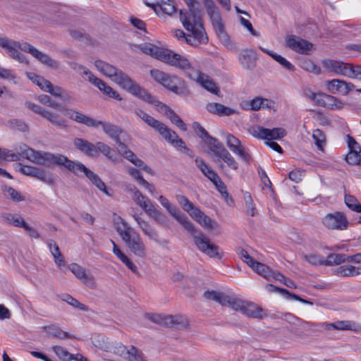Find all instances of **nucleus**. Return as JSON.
Returning a JSON list of instances; mask_svg holds the SVG:
<instances>
[{"label":"nucleus","mask_w":361,"mask_h":361,"mask_svg":"<svg viewBox=\"0 0 361 361\" xmlns=\"http://www.w3.org/2000/svg\"><path fill=\"white\" fill-rule=\"evenodd\" d=\"M3 191L5 196L13 202H21L25 200L24 196H23L18 191L16 190L11 186L5 185L3 188Z\"/></svg>","instance_id":"8fccbe9b"},{"label":"nucleus","mask_w":361,"mask_h":361,"mask_svg":"<svg viewBox=\"0 0 361 361\" xmlns=\"http://www.w3.org/2000/svg\"><path fill=\"white\" fill-rule=\"evenodd\" d=\"M159 6L161 11L167 15H171L176 11L173 0H161Z\"/></svg>","instance_id":"680f3d73"},{"label":"nucleus","mask_w":361,"mask_h":361,"mask_svg":"<svg viewBox=\"0 0 361 361\" xmlns=\"http://www.w3.org/2000/svg\"><path fill=\"white\" fill-rule=\"evenodd\" d=\"M43 118L48 120L50 123L58 128H66L67 126L66 121L60 116L47 110Z\"/></svg>","instance_id":"37998d69"},{"label":"nucleus","mask_w":361,"mask_h":361,"mask_svg":"<svg viewBox=\"0 0 361 361\" xmlns=\"http://www.w3.org/2000/svg\"><path fill=\"white\" fill-rule=\"evenodd\" d=\"M48 329V334L54 338H58L60 339H64L67 338H70V335L68 333L62 331L60 328H59L57 326L52 325L47 327Z\"/></svg>","instance_id":"4d7b16f0"},{"label":"nucleus","mask_w":361,"mask_h":361,"mask_svg":"<svg viewBox=\"0 0 361 361\" xmlns=\"http://www.w3.org/2000/svg\"><path fill=\"white\" fill-rule=\"evenodd\" d=\"M20 149V154L23 158L37 164L44 166H63L78 176L80 175V173H83L99 190L107 193L105 183L96 173L87 169L82 163L71 161L67 157L62 154H53L49 152L35 151L25 145H23Z\"/></svg>","instance_id":"f03ea898"},{"label":"nucleus","mask_w":361,"mask_h":361,"mask_svg":"<svg viewBox=\"0 0 361 361\" xmlns=\"http://www.w3.org/2000/svg\"><path fill=\"white\" fill-rule=\"evenodd\" d=\"M148 318L154 323L164 326H176L183 327L188 324L186 319L180 315L173 316L154 314L149 315Z\"/></svg>","instance_id":"4468645a"},{"label":"nucleus","mask_w":361,"mask_h":361,"mask_svg":"<svg viewBox=\"0 0 361 361\" xmlns=\"http://www.w3.org/2000/svg\"><path fill=\"white\" fill-rule=\"evenodd\" d=\"M94 65L97 69L106 77L109 78L112 81L134 96L154 105L157 111L164 114L172 123L183 131L187 130L185 123L172 109L157 100L154 96L149 93L145 89L141 87L121 70L102 60H97Z\"/></svg>","instance_id":"f257e3e1"},{"label":"nucleus","mask_w":361,"mask_h":361,"mask_svg":"<svg viewBox=\"0 0 361 361\" xmlns=\"http://www.w3.org/2000/svg\"><path fill=\"white\" fill-rule=\"evenodd\" d=\"M325 261L326 266L338 265L345 262V255L343 254H330Z\"/></svg>","instance_id":"5fc2aeb1"},{"label":"nucleus","mask_w":361,"mask_h":361,"mask_svg":"<svg viewBox=\"0 0 361 361\" xmlns=\"http://www.w3.org/2000/svg\"><path fill=\"white\" fill-rule=\"evenodd\" d=\"M300 67L302 69L314 74H319L321 71L320 68L309 59L301 61Z\"/></svg>","instance_id":"e2e57ef3"},{"label":"nucleus","mask_w":361,"mask_h":361,"mask_svg":"<svg viewBox=\"0 0 361 361\" xmlns=\"http://www.w3.org/2000/svg\"><path fill=\"white\" fill-rule=\"evenodd\" d=\"M19 154H15L11 150L1 148L0 159L7 161H14L19 160Z\"/></svg>","instance_id":"69168bd1"},{"label":"nucleus","mask_w":361,"mask_h":361,"mask_svg":"<svg viewBox=\"0 0 361 361\" xmlns=\"http://www.w3.org/2000/svg\"><path fill=\"white\" fill-rule=\"evenodd\" d=\"M115 228L128 249L135 255L144 257L146 247L140 235L121 217L114 219Z\"/></svg>","instance_id":"20e7f679"},{"label":"nucleus","mask_w":361,"mask_h":361,"mask_svg":"<svg viewBox=\"0 0 361 361\" xmlns=\"http://www.w3.org/2000/svg\"><path fill=\"white\" fill-rule=\"evenodd\" d=\"M52 350L57 357L62 361H88L82 355L77 354L76 355H74L60 345H54L52 347Z\"/></svg>","instance_id":"cd10ccee"},{"label":"nucleus","mask_w":361,"mask_h":361,"mask_svg":"<svg viewBox=\"0 0 361 361\" xmlns=\"http://www.w3.org/2000/svg\"><path fill=\"white\" fill-rule=\"evenodd\" d=\"M140 48L143 53L150 55L169 65L182 70H186L190 68V63L185 57L176 54L171 50L158 47L151 43L140 44Z\"/></svg>","instance_id":"39448f33"},{"label":"nucleus","mask_w":361,"mask_h":361,"mask_svg":"<svg viewBox=\"0 0 361 361\" xmlns=\"http://www.w3.org/2000/svg\"><path fill=\"white\" fill-rule=\"evenodd\" d=\"M190 216L205 229L213 230L216 226V221L207 216L198 207L190 212Z\"/></svg>","instance_id":"a878e982"},{"label":"nucleus","mask_w":361,"mask_h":361,"mask_svg":"<svg viewBox=\"0 0 361 361\" xmlns=\"http://www.w3.org/2000/svg\"><path fill=\"white\" fill-rule=\"evenodd\" d=\"M69 269L75 276L80 280L85 285L92 289L96 288L94 276L88 270L76 263L71 264L69 266Z\"/></svg>","instance_id":"2eb2a0df"},{"label":"nucleus","mask_w":361,"mask_h":361,"mask_svg":"<svg viewBox=\"0 0 361 361\" xmlns=\"http://www.w3.org/2000/svg\"><path fill=\"white\" fill-rule=\"evenodd\" d=\"M312 138L317 148L319 150H323L324 145L326 142V136L324 133L321 130L316 129L313 131Z\"/></svg>","instance_id":"603ef678"},{"label":"nucleus","mask_w":361,"mask_h":361,"mask_svg":"<svg viewBox=\"0 0 361 361\" xmlns=\"http://www.w3.org/2000/svg\"><path fill=\"white\" fill-rule=\"evenodd\" d=\"M326 87L333 94L341 92L342 94L346 95L355 88V85L344 80L333 79L326 82Z\"/></svg>","instance_id":"412c9836"},{"label":"nucleus","mask_w":361,"mask_h":361,"mask_svg":"<svg viewBox=\"0 0 361 361\" xmlns=\"http://www.w3.org/2000/svg\"><path fill=\"white\" fill-rule=\"evenodd\" d=\"M25 45H30L27 42L20 44L19 42L10 40L6 37H0V47L6 50L10 56L21 63H27L25 57L18 49L23 51Z\"/></svg>","instance_id":"9b49d317"},{"label":"nucleus","mask_w":361,"mask_h":361,"mask_svg":"<svg viewBox=\"0 0 361 361\" xmlns=\"http://www.w3.org/2000/svg\"><path fill=\"white\" fill-rule=\"evenodd\" d=\"M97 157L99 152L102 153L105 157L112 162H117L118 161V156L116 155L115 152L106 144L103 142H97Z\"/></svg>","instance_id":"f704fd0d"},{"label":"nucleus","mask_w":361,"mask_h":361,"mask_svg":"<svg viewBox=\"0 0 361 361\" xmlns=\"http://www.w3.org/2000/svg\"><path fill=\"white\" fill-rule=\"evenodd\" d=\"M318 105L331 110H341L344 107L345 103L334 96L322 93L319 97Z\"/></svg>","instance_id":"5701e85b"},{"label":"nucleus","mask_w":361,"mask_h":361,"mask_svg":"<svg viewBox=\"0 0 361 361\" xmlns=\"http://www.w3.org/2000/svg\"><path fill=\"white\" fill-rule=\"evenodd\" d=\"M215 30L223 33L224 25L219 8L213 0H202Z\"/></svg>","instance_id":"ddd939ff"},{"label":"nucleus","mask_w":361,"mask_h":361,"mask_svg":"<svg viewBox=\"0 0 361 361\" xmlns=\"http://www.w3.org/2000/svg\"><path fill=\"white\" fill-rule=\"evenodd\" d=\"M347 77L361 80V66L350 64L349 73Z\"/></svg>","instance_id":"774afa93"},{"label":"nucleus","mask_w":361,"mask_h":361,"mask_svg":"<svg viewBox=\"0 0 361 361\" xmlns=\"http://www.w3.org/2000/svg\"><path fill=\"white\" fill-rule=\"evenodd\" d=\"M226 145L243 161L247 164L251 161V155L246 151L245 148L241 145V142L237 137L231 134H228L226 135Z\"/></svg>","instance_id":"dca6fc26"},{"label":"nucleus","mask_w":361,"mask_h":361,"mask_svg":"<svg viewBox=\"0 0 361 361\" xmlns=\"http://www.w3.org/2000/svg\"><path fill=\"white\" fill-rule=\"evenodd\" d=\"M335 273L336 275L343 277L355 276L361 274V268L353 265H343L338 267Z\"/></svg>","instance_id":"4c0bfd02"},{"label":"nucleus","mask_w":361,"mask_h":361,"mask_svg":"<svg viewBox=\"0 0 361 361\" xmlns=\"http://www.w3.org/2000/svg\"><path fill=\"white\" fill-rule=\"evenodd\" d=\"M133 219L137 223L139 227L142 229L145 235H146L150 239L157 241L158 233L157 231L153 228L146 221L137 215H133Z\"/></svg>","instance_id":"7c9ffc66"},{"label":"nucleus","mask_w":361,"mask_h":361,"mask_svg":"<svg viewBox=\"0 0 361 361\" xmlns=\"http://www.w3.org/2000/svg\"><path fill=\"white\" fill-rule=\"evenodd\" d=\"M239 257L245 262L249 267L255 264V259L248 255L247 252L243 247H238L235 250Z\"/></svg>","instance_id":"0e129e2a"},{"label":"nucleus","mask_w":361,"mask_h":361,"mask_svg":"<svg viewBox=\"0 0 361 361\" xmlns=\"http://www.w3.org/2000/svg\"><path fill=\"white\" fill-rule=\"evenodd\" d=\"M238 60L244 68L251 70L255 66L257 54L252 49H243L238 56Z\"/></svg>","instance_id":"bb28decb"},{"label":"nucleus","mask_w":361,"mask_h":361,"mask_svg":"<svg viewBox=\"0 0 361 361\" xmlns=\"http://www.w3.org/2000/svg\"><path fill=\"white\" fill-rule=\"evenodd\" d=\"M102 126L104 133L114 139L115 142L120 139L119 135L122 130L118 126L110 123H104L102 121H97V126Z\"/></svg>","instance_id":"c9c22d12"},{"label":"nucleus","mask_w":361,"mask_h":361,"mask_svg":"<svg viewBox=\"0 0 361 361\" xmlns=\"http://www.w3.org/2000/svg\"><path fill=\"white\" fill-rule=\"evenodd\" d=\"M259 49L262 50L264 53L268 54L274 60H275L276 62H278L283 68H285L287 71L293 72L295 70V66L289 62L288 60H286L284 57L282 56L269 50L267 49H265L262 47H259Z\"/></svg>","instance_id":"473e14b6"},{"label":"nucleus","mask_w":361,"mask_h":361,"mask_svg":"<svg viewBox=\"0 0 361 361\" xmlns=\"http://www.w3.org/2000/svg\"><path fill=\"white\" fill-rule=\"evenodd\" d=\"M304 258L312 265H325L326 261L324 257L317 254H310L304 256Z\"/></svg>","instance_id":"338daca9"},{"label":"nucleus","mask_w":361,"mask_h":361,"mask_svg":"<svg viewBox=\"0 0 361 361\" xmlns=\"http://www.w3.org/2000/svg\"><path fill=\"white\" fill-rule=\"evenodd\" d=\"M73 145L78 150L86 156L92 158L97 157V142L93 144L82 138H75Z\"/></svg>","instance_id":"b1692460"},{"label":"nucleus","mask_w":361,"mask_h":361,"mask_svg":"<svg viewBox=\"0 0 361 361\" xmlns=\"http://www.w3.org/2000/svg\"><path fill=\"white\" fill-rule=\"evenodd\" d=\"M185 71H187V75L190 79L197 81L208 92L216 95L219 94V87L208 75L203 73L200 71H195L191 66L189 69H186Z\"/></svg>","instance_id":"9d476101"},{"label":"nucleus","mask_w":361,"mask_h":361,"mask_svg":"<svg viewBox=\"0 0 361 361\" xmlns=\"http://www.w3.org/2000/svg\"><path fill=\"white\" fill-rule=\"evenodd\" d=\"M116 143L118 145V152L120 154L129 160L136 166H142L143 165V161L137 158V156L130 150L127 145L122 142L120 139L116 141Z\"/></svg>","instance_id":"c85d7f7f"},{"label":"nucleus","mask_w":361,"mask_h":361,"mask_svg":"<svg viewBox=\"0 0 361 361\" xmlns=\"http://www.w3.org/2000/svg\"><path fill=\"white\" fill-rule=\"evenodd\" d=\"M125 357L128 361H147L143 353L134 346H131L130 349L126 350Z\"/></svg>","instance_id":"de8ad7c7"},{"label":"nucleus","mask_w":361,"mask_h":361,"mask_svg":"<svg viewBox=\"0 0 361 361\" xmlns=\"http://www.w3.org/2000/svg\"><path fill=\"white\" fill-rule=\"evenodd\" d=\"M361 150H349L345 157L346 161L352 165L360 164L361 162Z\"/></svg>","instance_id":"bf43d9fd"},{"label":"nucleus","mask_w":361,"mask_h":361,"mask_svg":"<svg viewBox=\"0 0 361 361\" xmlns=\"http://www.w3.org/2000/svg\"><path fill=\"white\" fill-rule=\"evenodd\" d=\"M7 125L13 130H18L21 132H26L28 130L27 125L22 120L11 119L8 121Z\"/></svg>","instance_id":"6e6d98bb"},{"label":"nucleus","mask_w":361,"mask_h":361,"mask_svg":"<svg viewBox=\"0 0 361 361\" xmlns=\"http://www.w3.org/2000/svg\"><path fill=\"white\" fill-rule=\"evenodd\" d=\"M195 164L197 167L207 178L210 176V172H214V171L211 168V166H209L202 158L197 157L195 159Z\"/></svg>","instance_id":"052dcab7"},{"label":"nucleus","mask_w":361,"mask_h":361,"mask_svg":"<svg viewBox=\"0 0 361 361\" xmlns=\"http://www.w3.org/2000/svg\"><path fill=\"white\" fill-rule=\"evenodd\" d=\"M61 300L68 305H71L74 308L78 309L82 311H88L89 308L87 305L83 303H81L75 298H73L71 295L65 294L61 296Z\"/></svg>","instance_id":"09e8293b"},{"label":"nucleus","mask_w":361,"mask_h":361,"mask_svg":"<svg viewBox=\"0 0 361 361\" xmlns=\"http://www.w3.org/2000/svg\"><path fill=\"white\" fill-rule=\"evenodd\" d=\"M159 200L161 204L166 209L168 212L178 221L185 230L193 235L195 244L201 252L208 255L209 257L218 259L222 257V254L219 252V247L212 243L200 231H198L199 235H195L197 232L195 226L185 214H181L178 209L173 206L163 195L159 196Z\"/></svg>","instance_id":"7ed1b4c3"},{"label":"nucleus","mask_w":361,"mask_h":361,"mask_svg":"<svg viewBox=\"0 0 361 361\" xmlns=\"http://www.w3.org/2000/svg\"><path fill=\"white\" fill-rule=\"evenodd\" d=\"M206 109L211 114L219 116H229L233 114H238L239 111L235 109H232L224 106L220 103L212 102L206 106Z\"/></svg>","instance_id":"393cba45"},{"label":"nucleus","mask_w":361,"mask_h":361,"mask_svg":"<svg viewBox=\"0 0 361 361\" xmlns=\"http://www.w3.org/2000/svg\"><path fill=\"white\" fill-rule=\"evenodd\" d=\"M217 157L221 158L231 169L238 170V163L226 148H221Z\"/></svg>","instance_id":"ea45409f"},{"label":"nucleus","mask_w":361,"mask_h":361,"mask_svg":"<svg viewBox=\"0 0 361 361\" xmlns=\"http://www.w3.org/2000/svg\"><path fill=\"white\" fill-rule=\"evenodd\" d=\"M23 51H26V52L30 54L33 57L37 59L42 63L46 65L49 67L56 68V69L59 68V63L58 61L52 59L47 54L37 49L35 47L32 46L30 44V45L25 46V47L23 48Z\"/></svg>","instance_id":"6ab92c4d"},{"label":"nucleus","mask_w":361,"mask_h":361,"mask_svg":"<svg viewBox=\"0 0 361 361\" xmlns=\"http://www.w3.org/2000/svg\"><path fill=\"white\" fill-rule=\"evenodd\" d=\"M350 63H343L342 61L326 59L322 61V66L328 71L334 72L344 76H348Z\"/></svg>","instance_id":"4be33fe9"},{"label":"nucleus","mask_w":361,"mask_h":361,"mask_svg":"<svg viewBox=\"0 0 361 361\" xmlns=\"http://www.w3.org/2000/svg\"><path fill=\"white\" fill-rule=\"evenodd\" d=\"M322 223L327 229L344 231L348 228L349 221L345 215L341 212L329 213L322 219Z\"/></svg>","instance_id":"1a4fd4ad"},{"label":"nucleus","mask_w":361,"mask_h":361,"mask_svg":"<svg viewBox=\"0 0 361 361\" xmlns=\"http://www.w3.org/2000/svg\"><path fill=\"white\" fill-rule=\"evenodd\" d=\"M133 219L137 223L139 227L142 229L145 235H146L150 239L157 241L158 233L157 231L153 228L146 221L137 215H133Z\"/></svg>","instance_id":"2f4dec72"},{"label":"nucleus","mask_w":361,"mask_h":361,"mask_svg":"<svg viewBox=\"0 0 361 361\" xmlns=\"http://www.w3.org/2000/svg\"><path fill=\"white\" fill-rule=\"evenodd\" d=\"M243 200L245 204V213L251 216H255L257 214V210L252 196L248 192H243Z\"/></svg>","instance_id":"c03bdc74"},{"label":"nucleus","mask_w":361,"mask_h":361,"mask_svg":"<svg viewBox=\"0 0 361 361\" xmlns=\"http://www.w3.org/2000/svg\"><path fill=\"white\" fill-rule=\"evenodd\" d=\"M204 296L205 298H207L208 300L216 301L222 305H224V303L226 302V300L227 298V295H226L221 293L214 291V290L205 291L204 293Z\"/></svg>","instance_id":"3c124183"},{"label":"nucleus","mask_w":361,"mask_h":361,"mask_svg":"<svg viewBox=\"0 0 361 361\" xmlns=\"http://www.w3.org/2000/svg\"><path fill=\"white\" fill-rule=\"evenodd\" d=\"M242 314L248 317L256 319H262L266 316L262 308L252 302L247 301L245 302Z\"/></svg>","instance_id":"c756f323"},{"label":"nucleus","mask_w":361,"mask_h":361,"mask_svg":"<svg viewBox=\"0 0 361 361\" xmlns=\"http://www.w3.org/2000/svg\"><path fill=\"white\" fill-rule=\"evenodd\" d=\"M203 141L216 156L219 154V152L221 150V148H225L217 139L209 135L206 137Z\"/></svg>","instance_id":"a18cd8bd"},{"label":"nucleus","mask_w":361,"mask_h":361,"mask_svg":"<svg viewBox=\"0 0 361 361\" xmlns=\"http://www.w3.org/2000/svg\"><path fill=\"white\" fill-rule=\"evenodd\" d=\"M20 171L24 175L37 178L49 185L54 182V177L51 173H46L43 169L35 166H24L20 168Z\"/></svg>","instance_id":"a211bd4d"},{"label":"nucleus","mask_w":361,"mask_h":361,"mask_svg":"<svg viewBox=\"0 0 361 361\" xmlns=\"http://www.w3.org/2000/svg\"><path fill=\"white\" fill-rule=\"evenodd\" d=\"M150 75L156 82L178 95L185 97L190 94L185 81L176 75H171L158 69L151 70Z\"/></svg>","instance_id":"0eeeda50"},{"label":"nucleus","mask_w":361,"mask_h":361,"mask_svg":"<svg viewBox=\"0 0 361 361\" xmlns=\"http://www.w3.org/2000/svg\"><path fill=\"white\" fill-rule=\"evenodd\" d=\"M255 264L250 266L256 273L267 279H276V274L278 273L269 269L266 264L255 260Z\"/></svg>","instance_id":"72a5a7b5"},{"label":"nucleus","mask_w":361,"mask_h":361,"mask_svg":"<svg viewBox=\"0 0 361 361\" xmlns=\"http://www.w3.org/2000/svg\"><path fill=\"white\" fill-rule=\"evenodd\" d=\"M180 20L184 28L190 32L194 38H188V41L196 44H205L207 42V37L204 28L201 23V11L183 12L180 11Z\"/></svg>","instance_id":"423d86ee"},{"label":"nucleus","mask_w":361,"mask_h":361,"mask_svg":"<svg viewBox=\"0 0 361 361\" xmlns=\"http://www.w3.org/2000/svg\"><path fill=\"white\" fill-rule=\"evenodd\" d=\"M334 329L357 332L361 331V325L353 321L341 320L334 322Z\"/></svg>","instance_id":"e433bc0d"},{"label":"nucleus","mask_w":361,"mask_h":361,"mask_svg":"<svg viewBox=\"0 0 361 361\" xmlns=\"http://www.w3.org/2000/svg\"><path fill=\"white\" fill-rule=\"evenodd\" d=\"M250 133L255 137L268 140L281 139L286 135V130L282 128L269 129L259 126L251 128Z\"/></svg>","instance_id":"f8f14e48"},{"label":"nucleus","mask_w":361,"mask_h":361,"mask_svg":"<svg viewBox=\"0 0 361 361\" xmlns=\"http://www.w3.org/2000/svg\"><path fill=\"white\" fill-rule=\"evenodd\" d=\"M146 213L157 223L164 226L168 225V219L166 216L161 212L157 210L153 204L150 206Z\"/></svg>","instance_id":"a19ab883"},{"label":"nucleus","mask_w":361,"mask_h":361,"mask_svg":"<svg viewBox=\"0 0 361 361\" xmlns=\"http://www.w3.org/2000/svg\"><path fill=\"white\" fill-rule=\"evenodd\" d=\"M286 42L288 48L300 54H307L313 48L311 42L295 35L288 36Z\"/></svg>","instance_id":"f3484780"},{"label":"nucleus","mask_w":361,"mask_h":361,"mask_svg":"<svg viewBox=\"0 0 361 361\" xmlns=\"http://www.w3.org/2000/svg\"><path fill=\"white\" fill-rule=\"evenodd\" d=\"M345 203L346 206L353 211L361 212V206L358 204L357 198L351 195H345Z\"/></svg>","instance_id":"13d9d810"},{"label":"nucleus","mask_w":361,"mask_h":361,"mask_svg":"<svg viewBox=\"0 0 361 361\" xmlns=\"http://www.w3.org/2000/svg\"><path fill=\"white\" fill-rule=\"evenodd\" d=\"M128 172L134 179H135L138 182V183L140 185L146 188L151 194L154 193V192L155 191L154 186L152 184L148 183L147 180H145L143 178V177L140 175V173L137 169L133 167H130L128 169Z\"/></svg>","instance_id":"58836bf2"},{"label":"nucleus","mask_w":361,"mask_h":361,"mask_svg":"<svg viewBox=\"0 0 361 361\" xmlns=\"http://www.w3.org/2000/svg\"><path fill=\"white\" fill-rule=\"evenodd\" d=\"M61 112L77 123H82L88 127H97V121L73 109H64L61 110Z\"/></svg>","instance_id":"aec40b11"},{"label":"nucleus","mask_w":361,"mask_h":361,"mask_svg":"<svg viewBox=\"0 0 361 361\" xmlns=\"http://www.w3.org/2000/svg\"><path fill=\"white\" fill-rule=\"evenodd\" d=\"M226 300L227 301H226L224 306L228 305V307H231L233 310L243 313V308L246 301L235 298H231L229 296H227Z\"/></svg>","instance_id":"49530a36"},{"label":"nucleus","mask_w":361,"mask_h":361,"mask_svg":"<svg viewBox=\"0 0 361 361\" xmlns=\"http://www.w3.org/2000/svg\"><path fill=\"white\" fill-rule=\"evenodd\" d=\"M147 124L157 130L160 135L169 142L179 150L183 149L184 152L190 157H192L191 150L188 148L183 140L178 137L175 131L169 128L164 123L150 116Z\"/></svg>","instance_id":"6e6552de"},{"label":"nucleus","mask_w":361,"mask_h":361,"mask_svg":"<svg viewBox=\"0 0 361 361\" xmlns=\"http://www.w3.org/2000/svg\"><path fill=\"white\" fill-rule=\"evenodd\" d=\"M176 199L178 203L182 206L183 210L187 212L189 215H190V212H193L194 209L197 208V207L184 195H177Z\"/></svg>","instance_id":"864d4df0"},{"label":"nucleus","mask_w":361,"mask_h":361,"mask_svg":"<svg viewBox=\"0 0 361 361\" xmlns=\"http://www.w3.org/2000/svg\"><path fill=\"white\" fill-rule=\"evenodd\" d=\"M1 218L4 222L16 227L23 228V225L25 223L24 219L18 214L14 215L10 213H4L2 214Z\"/></svg>","instance_id":"79ce46f5"}]
</instances>
